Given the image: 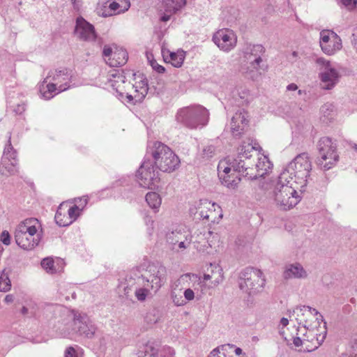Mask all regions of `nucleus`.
Wrapping results in <instances>:
<instances>
[{"label": "nucleus", "mask_w": 357, "mask_h": 357, "mask_svg": "<svg viewBox=\"0 0 357 357\" xmlns=\"http://www.w3.org/2000/svg\"><path fill=\"white\" fill-rule=\"evenodd\" d=\"M165 272L162 266L150 265L143 275L137 278L127 277L119 285V291H123L127 298H130L134 292L139 301H144L152 291H158L165 283Z\"/></svg>", "instance_id": "obj_1"}, {"label": "nucleus", "mask_w": 357, "mask_h": 357, "mask_svg": "<svg viewBox=\"0 0 357 357\" xmlns=\"http://www.w3.org/2000/svg\"><path fill=\"white\" fill-rule=\"evenodd\" d=\"M108 84L114 91L116 96L123 102L135 104L141 102L148 91L147 82L141 78L135 84H131L126 80V76L123 71L119 70H111L107 77Z\"/></svg>", "instance_id": "obj_2"}, {"label": "nucleus", "mask_w": 357, "mask_h": 357, "mask_svg": "<svg viewBox=\"0 0 357 357\" xmlns=\"http://www.w3.org/2000/svg\"><path fill=\"white\" fill-rule=\"evenodd\" d=\"M311 170L312 164L308 155L306 153H302L290 162L279 176L282 181H289L293 183L299 188V191L303 192L311 181Z\"/></svg>", "instance_id": "obj_3"}, {"label": "nucleus", "mask_w": 357, "mask_h": 357, "mask_svg": "<svg viewBox=\"0 0 357 357\" xmlns=\"http://www.w3.org/2000/svg\"><path fill=\"white\" fill-rule=\"evenodd\" d=\"M290 321H296L298 324V333L306 332L313 337L321 339L322 333H326L325 323H323L322 316L315 309L308 306H301L294 310L290 315Z\"/></svg>", "instance_id": "obj_4"}, {"label": "nucleus", "mask_w": 357, "mask_h": 357, "mask_svg": "<svg viewBox=\"0 0 357 357\" xmlns=\"http://www.w3.org/2000/svg\"><path fill=\"white\" fill-rule=\"evenodd\" d=\"M42 225L33 218L21 221L15 230L16 243L24 250H32L36 247L42 238Z\"/></svg>", "instance_id": "obj_5"}, {"label": "nucleus", "mask_w": 357, "mask_h": 357, "mask_svg": "<svg viewBox=\"0 0 357 357\" xmlns=\"http://www.w3.org/2000/svg\"><path fill=\"white\" fill-rule=\"evenodd\" d=\"M301 193L293 183L282 181L279 176L270 196L278 208L288 211L298 204Z\"/></svg>", "instance_id": "obj_6"}, {"label": "nucleus", "mask_w": 357, "mask_h": 357, "mask_svg": "<svg viewBox=\"0 0 357 357\" xmlns=\"http://www.w3.org/2000/svg\"><path fill=\"white\" fill-rule=\"evenodd\" d=\"M156 168L162 172L171 173L177 169L180 166L178 156L167 145L155 142L148 149Z\"/></svg>", "instance_id": "obj_7"}, {"label": "nucleus", "mask_w": 357, "mask_h": 357, "mask_svg": "<svg viewBox=\"0 0 357 357\" xmlns=\"http://www.w3.org/2000/svg\"><path fill=\"white\" fill-rule=\"evenodd\" d=\"M175 118L178 123L187 128L191 129L202 128L208 123L209 112L201 105H191L180 108Z\"/></svg>", "instance_id": "obj_8"}, {"label": "nucleus", "mask_w": 357, "mask_h": 357, "mask_svg": "<svg viewBox=\"0 0 357 357\" xmlns=\"http://www.w3.org/2000/svg\"><path fill=\"white\" fill-rule=\"evenodd\" d=\"M97 328L91 320L84 314L73 312L72 321L67 324L61 334L63 336H69L76 333L86 338H93Z\"/></svg>", "instance_id": "obj_9"}, {"label": "nucleus", "mask_w": 357, "mask_h": 357, "mask_svg": "<svg viewBox=\"0 0 357 357\" xmlns=\"http://www.w3.org/2000/svg\"><path fill=\"white\" fill-rule=\"evenodd\" d=\"M315 63L319 69L320 86L325 90L333 89L340 81L341 77L335 63L324 57H318Z\"/></svg>", "instance_id": "obj_10"}, {"label": "nucleus", "mask_w": 357, "mask_h": 357, "mask_svg": "<svg viewBox=\"0 0 357 357\" xmlns=\"http://www.w3.org/2000/svg\"><path fill=\"white\" fill-rule=\"evenodd\" d=\"M265 278L258 269L246 268L239 279L240 289L249 295H255L262 291L265 285Z\"/></svg>", "instance_id": "obj_11"}, {"label": "nucleus", "mask_w": 357, "mask_h": 357, "mask_svg": "<svg viewBox=\"0 0 357 357\" xmlns=\"http://www.w3.org/2000/svg\"><path fill=\"white\" fill-rule=\"evenodd\" d=\"M319 158L317 164L320 168L327 171L333 167L339 159L336 145L329 137H322L319 142Z\"/></svg>", "instance_id": "obj_12"}, {"label": "nucleus", "mask_w": 357, "mask_h": 357, "mask_svg": "<svg viewBox=\"0 0 357 357\" xmlns=\"http://www.w3.org/2000/svg\"><path fill=\"white\" fill-rule=\"evenodd\" d=\"M263 50L261 45L248 44L243 49L244 60L241 67V71L253 77L254 74L260 69V64L262 62L261 57L259 52Z\"/></svg>", "instance_id": "obj_13"}, {"label": "nucleus", "mask_w": 357, "mask_h": 357, "mask_svg": "<svg viewBox=\"0 0 357 357\" xmlns=\"http://www.w3.org/2000/svg\"><path fill=\"white\" fill-rule=\"evenodd\" d=\"M83 201V204L78 205L73 204L71 201L62 202L55 215L56 223L61 227H66L75 222L86 205V202Z\"/></svg>", "instance_id": "obj_14"}, {"label": "nucleus", "mask_w": 357, "mask_h": 357, "mask_svg": "<svg viewBox=\"0 0 357 357\" xmlns=\"http://www.w3.org/2000/svg\"><path fill=\"white\" fill-rule=\"evenodd\" d=\"M136 178L140 186L149 189H155L160 181V173L149 159H145L142 162L136 173Z\"/></svg>", "instance_id": "obj_15"}, {"label": "nucleus", "mask_w": 357, "mask_h": 357, "mask_svg": "<svg viewBox=\"0 0 357 357\" xmlns=\"http://www.w3.org/2000/svg\"><path fill=\"white\" fill-rule=\"evenodd\" d=\"M241 167H245V177L249 179H257L267 174L272 167L268 158L263 154H258L257 160H247Z\"/></svg>", "instance_id": "obj_16"}, {"label": "nucleus", "mask_w": 357, "mask_h": 357, "mask_svg": "<svg viewBox=\"0 0 357 357\" xmlns=\"http://www.w3.org/2000/svg\"><path fill=\"white\" fill-rule=\"evenodd\" d=\"M202 280L195 274H184L176 281V286H181L180 290L183 289V296L187 303L195 299L199 295Z\"/></svg>", "instance_id": "obj_17"}, {"label": "nucleus", "mask_w": 357, "mask_h": 357, "mask_svg": "<svg viewBox=\"0 0 357 357\" xmlns=\"http://www.w3.org/2000/svg\"><path fill=\"white\" fill-rule=\"evenodd\" d=\"M18 172L17 153L14 150L10 141V136L4 149L0 164V173L5 176H10Z\"/></svg>", "instance_id": "obj_18"}, {"label": "nucleus", "mask_w": 357, "mask_h": 357, "mask_svg": "<svg viewBox=\"0 0 357 357\" xmlns=\"http://www.w3.org/2000/svg\"><path fill=\"white\" fill-rule=\"evenodd\" d=\"M197 213L202 220L211 223H218L222 218L221 207L208 199H201L197 208Z\"/></svg>", "instance_id": "obj_19"}, {"label": "nucleus", "mask_w": 357, "mask_h": 357, "mask_svg": "<svg viewBox=\"0 0 357 357\" xmlns=\"http://www.w3.org/2000/svg\"><path fill=\"white\" fill-rule=\"evenodd\" d=\"M213 41L220 50L229 52L236 46L237 36L230 29H221L213 34Z\"/></svg>", "instance_id": "obj_20"}, {"label": "nucleus", "mask_w": 357, "mask_h": 357, "mask_svg": "<svg viewBox=\"0 0 357 357\" xmlns=\"http://www.w3.org/2000/svg\"><path fill=\"white\" fill-rule=\"evenodd\" d=\"M319 43L323 52L329 56L335 54L342 47L341 38L330 30L320 32Z\"/></svg>", "instance_id": "obj_21"}, {"label": "nucleus", "mask_w": 357, "mask_h": 357, "mask_svg": "<svg viewBox=\"0 0 357 357\" xmlns=\"http://www.w3.org/2000/svg\"><path fill=\"white\" fill-rule=\"evenodd\" d=\"M324 336L319 340V337L311 335L306 332L298 333L297 331L296 336L294 337L293 343L295 347L301 351H311L317 349L323 341Z\"/></svg>", "instance_id": "obj_22"}, {"label": "nucleus", "mask_w": 357, "mask_h": 357, "mask_svg": "<svg viewBox=\"0 0 357 357\" xmlns=\"http://www.w3.org/2000/svg\"><path fill=\"white\" fill-rule=\"evenodd\" d=\"M167 242L174 251L181 252L190 245L192 236L188 231L176 230L168 235Z\"/></svg>", "instance_id": "obj_23"}, {"label": "nucleus", "mask_w": 357, "mask_h": 357, "mask_svg": "<svg viewBox=\"0 0 357 357\" xmlns=\"http://www.w3.org/2000/svg\"><path fill=\"white\" fill-rule=\"evenodd\" d=\"M187 0H162L161 10L163 12L160 20L168 22L172 16L181 11L186 6Z\"/></svg>", "instance_id": "obj_24"}, {"label": "nucleus", "mask_w": 357, "mask_h": 357, "mask_svg": "<svg viewBox=\"0 0 357 357\" xmlns=\"http://www.w3.org/2000/svg\"><path fill=\"white\" fill-rule=\"evenodd\" d=\"M224 280L223 271L218 264H211L204 274L203 282H207L209 288L218 287Z\"/></svg>", "instance_id": "obj_25"}, {"label": "nucleus", "mask_w": 357, "mask_h": 357, "mask_svg": "<svg viewBox=\"0 0 357 357\" xmlns=\"http://www.w3.org/2000/svg\"><path fill=\"white\" fill-rule=\"evenodd\" d=\"M75 34L85 41H93L96 38L94 26L82 17L76 20Z\"/></svg>", "instance_id": "obj_26"}, {"label": "nucleus", "mask_w": 357, "mask_h": 357, "mask_svg": "<svg viewBox=\"0 0 357 357\" xmlns=\"http://www.w3.org/2000/svg\"><path fill=\"white\" fill-rule=\"evenodd\" d=\"M248 113L245 110H240L233 116L230 123V131L234 137H240L245 131L248 125Z\"/></svg>", "instance_id": "obj_27"}, {"label": "nucleus", "mask_w": 357, "mask_h": 357, "mask_svg": "<svg viewBox=\"0 0 357 357\" xmlns=\"http://www.w3.org/2000/svg\"><path fill=\"white\" fill-rule=\"evenodd\" d=\"M137 355L138 357H155V356L165 357L166 355L174 356L175 352L169 347H164L162 350L159 351L158 346L154 342H148L140 348Z\"/></svg>", "instance_id": "obj_28"}, {"label": "nucleus", "mask_w": 357, "mask_h": 357, "mask_svg": "<svg viewBox=\"0 0 357 357\" xmlns=\"http://www.w3.org/2000/svg\"><path fill=\"white\" fill-rule=\"evenodd\" d=\"M52 82L58 88L59 91H64L70 87L69 83L71 81V75L67 70H54L50 73Z\"/></svg>", "instance_id": "obj_29"}, {"label": "nucleus", "mask_w": 357, "mask_h": 357, "mask_svg": "<svg viewBox=\"0 0 357 357\" xmlns=\"http://www.w3.org/2000/svg\"><path fill=\"white\" fill-rule=\"evenodd\" d=\"M255 150L256 144H254L252 139H248V140L243 141L238 148V155L235 160H237V162H241V164H245L247 160H254L252 157Z\"/></svg>", "instance_id": "obj_30"}, {"label": "nucleus", "mask_w": 357, "mask_h": 357, "mask_svg": "<svg viewBox=\"0 0 357 357\" xmlns=\"http://www.w3.org/2000/svg\"><path fill=\"white\" fill-rule=\"evenodd\" d=\"M162 56L166 63H170L175 68L182 66L185 58V52L183 50H178L176 52H172L169 50L162 47Z\"/></svg>", "instance_id": "obj_31"}, {"label": "nucleus", "mask_w": 357, "mask_h": 357, "mask_svg": "<svg viewBox=\"0 0 357 357\" xmlns=\"http://www.w3.org/2000/svg\"><path fill=\"white\" fill-rule=\"evenodd\" d=\"M241 162H238L236 169H234L231 172L227 174L225 179H220L223 185L231 189L237 188L241 181V175L245 177V168L241 167L243 166Z\"/></svg>", "instance_id": "obj_32"}, {"label": "nucleus", "mask_w": 357, "mask_h": 357, "mask_svg": "<svg viewBox=\"0 0 357 357\" xmlns=\"http://www.w3.org/2000/svg\"><path fill=\"white\" fill-rule=\"evenodd\" d=\"M285 279H305L307 273L299 263H294L286 266L284 273Z\"/></svg>", "instance_id": "obj_33"}, {"label": "nucleus", "mask_w": 357, "mask_h": 357, "mask_svg": "<svg viewBox=\"0 0 357 357\" xmlns=\"http://www.w3.org/2000/svg\"><path fill=\"white\" fill-rule=\"evenodd\" d=\"M41 266L47 273L53 274L63 271L65 262L60 258L47 257L41 261Z\"/></svg>", "instance_id": "obj_34"}, {"label": "nucleus", "mask_w": 357, "mask_h": 357, "mask_svg": "<svg viewBox=\"0 0 357 357\" xmlns=\"http://www.w3.org/2000/svg\"><path fill=\"white\" fill-rule=\"evenodd\" d=\"M59 93L61 91H59L58 88L52 82L51 77H45L40 86L41 96L46 100H50Z\"/></svg>", "instance_id": "obj_35"}, {"label": "nucleus", "mask_w": 357, "mask_h": 357, "mask_svg": "<svg viewBox=\"0 0 357 357\" xmlns=\"http://www.w3.org/2000/svg\"><path fill=\"white\" fill-rule=\"evenodd\" d=\"M237 160H232L229 158L221 160L218 165V174L220 179H225L227 174L231 172L236 169Z\"/></svg>", "instance_id": "obj_36"}, {"label": "nucleus", "mask_w": 357, "mask_h": 357, "mask_svg": "<svg viewBox=\"0 0 357 357\" xmlns=\"http://www.w3.org/2000/svg\"><path fill=\"white\" fill-rule=\"evenodd\" d=\"M128 60V53L123 48L114 47V52L109 61L107 63L112 67L124 65Z\"/></svg>", "instance_id": "obj_37"}, {"label": "nucleus", "mask_w": 357, "mask_h": 357, "mask_svg": "<svg viewBox=\"0 0 357 357\" xmlns=\"http://www.w3.org/2000/svg\"><path fill=\"white\" fill-rule=\"evenodd\" d=\"M109 1V10L112 11L113 15L123 13L130 7V0H111Z\"/></svg>", "instance_id": "obj_38"}, {"label": "nucleus", "mask_w": 357, "mask_h": 357, "mask_svg": "<svg viewBox=\"0 0 357 357\" xmlns=\"http://www.w3.org/2000/svg\"><path fill=\"white\" fill-rule=\"evenodd\" d=\"M146 202L149 206L153 210L155 213L159 211L162 204V198L160 195L155 192H150L146 195Z\"/></svg>", "instance_id": "obj_39"}, {"label": "nucleus", "mask_w": 357, "mask_h": 357, "mask_svg": "<svg viewBox=\"0 0 357 357\" xmlns=\"http://www.w3.org/2000/svg\"><path fill=\"white\" fill-rule=\"evenodd\" d=\"M109 1H100L96 8V12L98 16L108 17L114 16L112 11H110Z\"/></svg>", "instance_id": "obj_40"}, {"label": "nucleus", "mask_w": 357, "mask_h": 357, "mask_svg": "<svg viewBox=\"0 0 357 357\" xmlns=\"http://www.w3.org/2000/svg\"><path fill=\"white\" fill-rule=\"evenodd\" d=\"M84 355V349L77 344L69 346L64 351V357H82Z\"/></svg>", "instance_id": "obj_41"}, {"label": "nucleus", "mask_w": 357, "mask_h": 357, "mask_svg": "<svg viewBox=\"0 0 357 357\" xmlns=\"http://www.w3.org/2000/svg\"><path fill=\"white\" fill-rule=\"evenodd\" d=\"M11 282L8 275L5 270L2 271L0 276V291L6 292L10 289Z\"/></svg>", "instance_id": "obj_42"}, {"label": "nucleus", "mask_w": 357, "mask_h": 357, "mask_svg": "<svg viewBox=\"0 0 357 357\" xmlns=\"http://www.w3.org/2000/svg\"><path fill=\"white\" fill-rule=\"evenodd\" d=\"M215 148L213 145L206 144L202 146L200 151V155L203 159L208 160L214 156Z\"/></svg>", "instance_id": "obj_43"}, {"label": "nucleus", "mask_w": 357, "mask_h": 357, "mask_svg": "<svg viewBox=\"0 0 357 357\" xmlns=\"http://www.w3.org/2000/svg\"><path fill=\"white\" fill-rule=\"evenodd\" d=\"M238 95L240 98L238 100L239 106L247 105L252 100V96L248 89L240 90Z\"/></svg>", "instance_id": "obj_44"}, {"label": "nucleus", "mask_w": 357, "mask_h": 357, "mask_svg": "<svg viewBox=\"0 0 357 357\" xmlns=\"http://www.w3.org/2000/svg\"><path fill=\"white\" fill-rule=\"evenodd\" d=\"M171 298L174 304L176 306H183L186 304L185 300L184 299V296L177 292V289L174 288L171 293Z\"/></svg>", "instance_id": "obj_45"}, {"label": "nucleus", "mask_w": 357, "mask_h": 357, "mask_svg": "<svg viewBox=\"0 0 357 357\" xmlns=\"http://www.w3.org/2000/svg\"><path fill=\"white\" fill-rule=\"evenodd\" d=\"M350 357H357V333L354 334L349 345Z\"/></svg>", "instance_id": "obj_46"}, {"label": "nucleus", "mask_w": 357, "mask_h": 357, "mask_svg": "<svg viewBox=\"0 0 357 357\" xmlns=\"http://www.w3.org/2000/svg\"><path fill=\"white\" fill-rule=\"evenodd\" d=\"M221 355L224 357H227V356L233 355V349H234V345L231 344H226L221 345Z\"/></svg>", "instance_id": "obj_47"}, {"label": "nucleus", "mask_w": 357, "mask_h": 357, "mask_svg": "<svg viewBox=\"0 0 357 357\" xmlns=\"http://www.w3.org/2000/svg\"><path fill=\"white\" fill-rule=\"evenodd\" d=\"M114 48H112L109 46L105 45L103 48V56L107 63V61H109L111 58L112 57V54H114Z\"/></svg>", "instance_id": "obj_48"}, {"label": "nucleus", "mask_w": 357, "mask_h": 357, "mask_svg": "<svg viewBox=\"0 0 357 357\" xmlns=\"http://www.w3.org/2000/svg\"><path fill=\"white\" fill-rule=\"evenodd\" d=\"M148 59L149 60V63L154 70H155L158 73H165V68L162 66L158 64L155 60H154L153 59H150L149 57H148Z\"/></svg>", "instance_id": "obj_49"}, {"label": "nucleus", "mask_w": 357, "mask_h": 357, "mask_svg": "<svg viewBox=\"0 0 357 357\" xmlns=\"http://www.w3.org/2000/svg\"><path fill=\"white\" fill-rule=\"evenodd\" d=\"M341 1L349 10L357 8V0H341Z\"/></svg>", "instance_id": "obj_50"}, {"label": "nucleus", "mask_w": 357, "mask_h": 357, "mask_svg": "<svg viewBox=\"0 0 357 357\" xmlns=\"http://www.w3.org/2000/svg\"><path fill=\"white\" fill-rule=\"evenodd\" d=\"M0 239H1V242L3 244H5L6 245H10V236L8 231H3L1 233V234Z\"/></svg>", "instance_id": "obj_51"}, {"label": "nucleus", "mask_w": 357, "mask_h": 357, "mask_svg": "<svg viewBox=\"0 0 357 357\" xmlns=\"http://www.w3.org/2000/svg\"><path fill=\"white\" fill-rule=\"evenodd\" d=\"M144 222L146 226L149 227L151 231L153 229L154 220L151 216L147 215L144 218Z\"/></svg>", "instance_id": "obj_52"}, {"label": "nucleus", "mask_w": 357, "mask_h": 357, "mask_svg": "<svg viewBox=\"0 0 357 357\" xmlns=\"http://www.w3.org/2000/svg\"><path fill=\"white\" fill-rule=\"evenodd\" d=\"M83 199H84L86 202V204L88 203V198L86 196H84L82 197L75 198V199H74L73 202H71L73 203V204H77V205L83 204V203H84Z\"/></svg>", "instance_id": "obj_53"}, {"label": "nucleus", "mask_w": 357, "mask_h": 357, "mask_svg": "<svg viewBox=\"0 0 357 357\" xmlns=\"http://www.w3.org/2000/svg\"><path fill=\"white\" fill-rule=\"evenodd\" d=\"M219 355H221V347H218L217 348L213 349L211 352L210 357H216Z\"/></svg>", "instance_id": "obj_54"}, {"label": "nucleus", "mask_w": 357, "mask_h": 357, "mask_svg": "<svg viewBox=\"0 0 357 357\" xmlns=\"http://www.w3.org/2000/svg\"><path fill=\"white\" fill-rule=\"evenodd\" d=\"M14 296L13 294H8L4 298V301L7 304L12 303L14 301Z\"/></svg>", "instance_id": "obj_55"}, {"label": "nucleus", "mask_w": 357, "mask_h": 357, "mask_svg": "<svg viewBox=\"0 0 357 357\" xmlns=\"http://www.w3.org/2000/svg\"><path fill=\"white\" fill-rule=\"evenodd\" d=\"M287 89L288 91H296L298 89V86L294 83H291L287 86Z\"/></svg>", "instance_id": "obj_56"}, {"label": "nucleus", "mask_w": 357, "mask_h": 357, "mask_svg": "<svg viewBox=\"0 0 357 357\" xmlns=\"http://www.w3.org/2000/svg\"><path fill=\"white\" fill-rule=\"evenodd\" d=\"M233 354H234L236 356H240L242 354V349L239 347H236L234 346V349H233Z\"/></svg>", "instance_id": "obj_57"}, {"label": "nucleus", "mask_w": 357, "mask_h": 357, "mask_svg": "<svg viewBox=\"0 0 357 357\" xmlns=\"http://www.w3.org/2000/svg\"><path fill=\"white\" fill-rule=\"evenodd\" d=\"M289 320L287 318H282L280 320V325L285 327L288 325Z\"/></svg>", "instance_id": "obj_58"}, {"label": "nucleus", "mask_w": 357, "mask_h": 357, "mask_svg": "<svg viewBox=\"0 0 357 357\" xmlns=\"http://www.w3.org/2000/svg\"><path fill=\"white\" fill-rule=\"evenodd\" d=\"M195 247L199 250V251H204V249L202 248H199L197 245H195Z\"/></svg>", "instance_id": "obj_59"}, {"label": "nucleus", "mask_w": 357, "mask_h": 357, "mask_svg": "<svg viewBox=\"0 0 357 357\" xmlns=\"http://www.w3.org/2000/svg\"><path fill=\"white\" fill-rule=\"evenodd\" d=\"M22 312L23 314H26L27 312V309L25 307H22Z\"/></svg>", "instance_id": "obj_60"}, {"label": "nucleus", "mask_w": 357, "mask_h": 357, "mask_svg": "<svg viewBox=\"0 0 357 357\" xmlns=\"http://www.w3.org/2000/svg\"><path fill=\"white\" fill-rule=\"evenodd\" d=\"M71 1H72V3H73V5L75 6H77V2L78 0H71Z\"/></svg>", "instance_id": "obj_61"}, {"label": "nucleus", "mask_w": 357, "mask_h": 357, "mask_svg": "<svg viewBox=\"0 0 357 357\" xmlns=\"http://www.w3.org/2000/svg\"><path fill=\"white\" fill-rule=\"evenodd\" d=\"M352 148H353L354 149H355V150H356V151H357V144H354L352 145Z\"/></svg>", "instance_id": "obj_62"}, {"label": "nucleus", "mask_w": 357, "mask_h": 357, "mask_svg": "<svg viewBox=\"0 0 357 357\" xmlns=\"http://www.w3.org/2000/svg\"><path fill=\"white\" fill-rule=\"evenodd\" d=\"M292 54H293L294 56H297V52H294Z\"/></svg>", "instance_id": "obj_63"}, {"label": "nucleus", "mask_w": 357, "mask_h": 357, "mask_svg": "<svg viewBox=\"0 0 357 357\" xmlns=\"http://www.w3.org/2000/svg\"><path fill=\"white\" fill-rule=\"evenodd\" d=\"M328 107H329V106L328 105H324V107H323V108H322V111H324V108Z\"/></svg>", "instance_id": "obj_64"}]
</instances>
